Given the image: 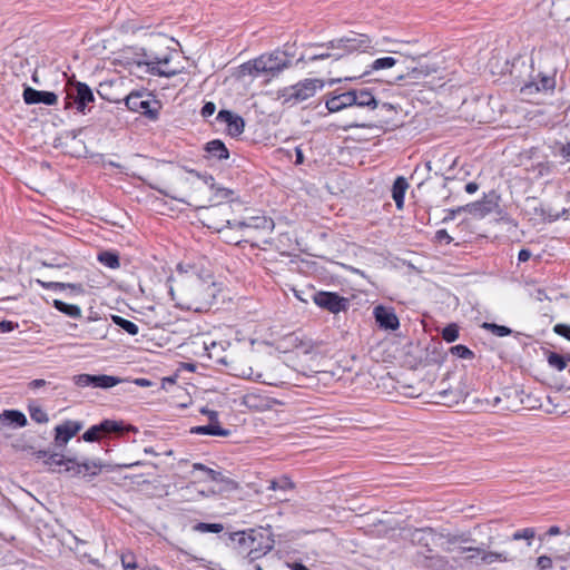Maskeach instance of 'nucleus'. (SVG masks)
<instances>
[{
  "instance_id": "f257e3e1",
  "label": "nucleus",
  "mask_w": 570,
  "mask_h": 570,
  "mask_svg": "<svg viewBox=\"0 0 570 570\" xmlns=\"http://www.w3.org/2000/svg\"><path fill=\"white\" fill-rule=\"evenodd\" d=\"M39 460L52 472H67L70 476H77L85 481H91L95 476L99 475L108 465L100 460H83L78 461L75 458H66L59 453H49L45 450L35 452Z\"/></svg>"
},
{
  "instance_id": "f03ea898",
  "label": "nucleus",
  "mask_w": 570,
  "mask_h": 570,
  "mask_svg": "<svg viewBox=\"0 0 570 570\" xmlns=\"http://www.w3.org/2000/svg\"><path fill=\"white\" fill-rule=\"evenodd\" d=\"M229 539L238 553L246 556L250 560L265 556L275 544L272 530L263 527L232 532Z\"/></svg>"
},
{
  "instance_id": "7ed1b4c3",
  "label": "nucleus",
  "mask_w": 570,
  "mask_h": 570,
  "mask_svg": "<svg viewBox=\"0 0 570 570\" xmlns=\"http://www.w3.org/2000/svg\"><path fill=\"white\" fill-rule=\"evenodd\" d=\"M387 42H390L387 38L374 41L368 35L351 31L344 37L328 41L327 49L337 50L342 59L355 52L389 51L385 47Z\"/></svg>"
},
{
  "instance_id": "20e7f679",
  "label": "nucleus",
  "mask_w": 570,
  "mask_h": 570,
  "mask_svg": "<svg viewBox=\"0 0 570 570\" xmlns=\"http://www.w3.org/2000/svg\"><path fill=\"white\" fill-rule=\"evenodd\" d=\"M291 61L283 51H274L272 53L261 55L242 65V73L253 77L258 76H276L289 66Z\"/></svg>"
},
{
  "instance_id": "39448f33",
  "label": "nucleus",
  "mask_w": 570,
  "mask_h": 570,
  "mask_svg": "<svg viewBox=\"0 0 570 570\" xmlns=\"http://www.w3.org/2000/svg\"><path fill=\"white\" fill-rule=\"evenodd\" d=\"M95 102L91 88L81 81H69L66 89L65 109L76 108L79 114L86 115Z\"/></svg>"
},
{
  "instance_id": "423d86ee",
  "label": "nucleus",
  "mask_w": 570,
  "mask_h": 570,
  "mask_svg": "<svg viewBox=\"0 0 570 570\" xmlns=\"http://www.w3.org/2000/svg\"><path fill=\"white\" fill-rule=\"evenodd\" d=\"M323 88V81L320 79H304L293 86L282 90L281 97L285 104H298L313 97L318 89Z\"/></svg>"
},
{
  "instance_id": "0eeeda50",
  "label": "nucleus",
  "mask_w": 570,
  "mask_h": 570,
  "mask_svg": "<svg viewBox=\"0 0 570 570\" xmlns=\"http://www.w3.org/2000/svg\"><path fill=\"white\" fill-rule=\"evenodd\" d=\"M500 195L495 191H490L484 194L481 200H476L464 206L458 207V212H466L472 215L474 218H484L490 214H500Z\"/></svg>"
},
{
  "instance_id": "6e6552de",
  "label": "nucleus",
  "mask_w": 570,
  "mask_h": 570,
  "mask_svg": "<svg viewBox=\"0 0 570 570\" xmlns=\"http://www.w3.org/2000/svg\"><path fill=\"white\" fill-rule=\"evenodd\" d=\"M126 106L129 110L140 112L150 120L158 118L159 105L158 101L151 100L149 95L144 92H131L126 98Z\"/></svg>"
},
{
  "instance_id": "1a4fd4ad",
  "label": "nucleus",
  "mask_w": 570,
  "mask_h": 570,
  "mask_svg": "<svg viewBox=\"0 0 570 570\" xmlns=\"http://www.w3.org/2000/svg\"><path fill=\"white\" fill-rule=\"evenodd\" d=\"M313 302L318 307L328 311L333 314H338L348 308L350 302L347 298L340 296L334 292L321 291L314 294Z\"/></svg>"
},
{
  "instance_id": "9d476101",
  "label": "nucleus",
  "mask_w": 570,
  "mask_h": 570,
  "mask_svg": "<svg viewBox=\"0 0 570 570\" xmlns=\"http://www.w3.org/2000/svg\"><path fill=\"white\" fill-rule=\"evenodd\" d=\"M193 472H198V478L202 480L216 482L220 491H230L238 487L236 481L225 475L222 471L213 470L202 463L193 464Z\"/></svg>"
},
{
  "instance_id": "9b49d317",
  "label": "nucleus",
  "mask_w": 570,
  "mask_h": 570,
  "mask_svg": "<svg viewBox=\"0 0 570 570\" xmlns=\"http://www.w3.org/2000/svg\"><path fill=\"white\" fill-rule=\"evenodd\" d=\"M72 381L78 387L91 386L95 389L108 390L118 385L121 382V379L107 374H78L72 377Z\"/></svg>"
},
{
  "instance_id": "f8f14e48",
  "label": "nucleus",
  "mask_w": 570,
  "mask_h": 570,
  "mask_svg": "<svg viewBox=\"0 0 570 570\" xmlns=\"http://www.w3.org/2000/svg\"><path fill=\"white\" fill-rule=\"evenodd\" d=\"M125 431V426L121 421L104 420L99 424L90 426L83 434L82 440L86 442H96L101 436L107 434H120Z\"/></svg>"
},
{
  "instance_id": "ddd939ff",
  "label": "nucleus",
  "mask_w": 570,
  "mask_h": 570,
  "mask_svg": "<svg viewBox=\"0 0 570 570\" xmlns=\"http://www.w3.org/2000/svg\"><path fill=\"white\" fill-rule=\"evenodd\" d=\"M146 60L144 62H139V65L144 63L147 66V71L154 76H160L166 78H171L176 76L179 70L170 69L167 66L171 60L170 55H165L163 57H158L156 55H146Z\"/></svg>"
},
{
  "instance_id": "4468645a",
  "label": "nucleus",
  "mask_w": 570,
  "mask_h": 570,
  "mask_svg": "<svg viewBox=\"0 0 570 570\" xmlns=\"http://www.w3.org/2000/svg\"><path fill=\"white\" fill-rule=\"evenodd\" d=\"M216 120L219 124L225 125V129H226L227 134L232 137H237L240 134H243V131H244V128H245L244 119L240 116H238L229 110H225V109L220 110L217 114Z\"/></svg>"
},
{
  "instance_id": "2eb2a0df",
  "label": "nucleus",
  "mask_w": 570,
  "mask_h": 570,
  "mask_svg": "<svg viewBox=\"0 0 570 570\" xmlns=\"http://www.w3.org/2000/svg\"><path fill=\"white\" fill-rule=\"evenodd\" d=\"M355 95L351 90L338 92L333 91L328 94L325 100V107L330 112H338L345 108L354 106Z\"/></svg>"
},
{
  "instance_id": "dca6fc26",
  "label": "nucleus",
  "mask_w": 570,
  "mask_h": 570,
  "mask_svg": "<svg viewBox=\"0 0 570 570\" xmlns=\"http://www.w3.org/2000/svg\"><path fill=\"white\" fill-rule=\"evenodd\" d=\"M79 421L67 420L55 428V442L58 446L66 445L81 429Z\"/></svg>"
},
{
  "instance_id": "f3484780",
  "label": "nucleus",
  "mask_w": 570,
  "mask_h": 570,
  "mask_svg": "<svg viewBox=\"0 0 570 570\" xmlns=\"http://www.w3.org/2000/svg\"><path fill=\"white\" fill-rule=\"evenodd\" d=\"M22 97L27 105L55 106L58 102V96L53 91L37 90L29 86L24 87Z\"/></svg>"
},
{
  "instance_id": "a211bd4d",
  "label": "nucleus",
  "mask_w": 570,
  "mask_h": 570,
  "mask_svg": "<svg viewBox=\"0 0 570 570\" xmlns=\"http://www.w3.org/2000/svg\"><path fill=\"white\" fill-rule=\"evenodd\" d=\"M373 315L381 328L395 331L400 326L399 318L392 307L377 305L374 307Z\"/></svg>"
},
{
  "instance_id": "6ab92c4d",
  "label": "nucleus",
  "mask_w": 570,
  "mask_h": 570,
  "mask_svg": "<svg viewBox=\"0 0 570 570\" xmlns=\"http://www.w3.org/2000/svg\"><path fill=\"white\" fill-rule=\"evenodd\" d=\"M235 226L240 229H255L266 234H272L275 227L274 220L267 216H253L240 222H235Z\"/></svg>"
},
{
  "instance_id": "aec40b11",
  "label": "nucleus",
  "mask_w": 570,
  "mask_h": 570,
  "mask_svg": "<svg viewBox=\"0 0 570 570\" xmlns=\"http://www.w3.org/2000/svg\"><path fill=\"white\" fill-rule=\"evenodd\" d=\"M210 423L207 425H198L190 429L194 434H206L215 436H228L230 431L222 428L217 422V412L208 411Z\"/></svg>"
},
{
  "instance_id": "412c9836",
  "label": "nucleus",
  "mask_w": 570,
  "mask_h": 570,
  "mask_svg": "<svg viewBox=\"0 0 570 570\" xmlns=\"http://www.w3.org/2000/svg\"><path fill=\"white\" fill-rule=\"evenodd\" d=\"M233 371H234V375L235 376H238V377H242V379L252 380V381H255V382L266 383L263 373L256 371L249 364L240 363V362L236 363L233 366Z\"/></svg>"
},
{
  "instance_id": "4be33fe9",
  "label": "nucleus",
  "mask_w": 570,
  "mask_h": 570,
  "mask_svg": "<svg viewBox=\"0 0 570 570\" xmlns=\"http://www.w3.org/2000/svg\"><path fill=\"white\" fill-rule=\"evenodd\" d=\"M396 62H397V60L393 57L377 58L374 61H372L368 66H366V68L362 75H360L358 77L348 78V80L365 78L366 76L371 75L374 71L390 69V68L394 67L396 65Z\"/></svg>"
},
{
  "instance_id": "5701e85b",
  "label": "nucleus",
  "mask_w": 570,
  "mask_h": 570,
  "mask_svg": "<svg viewBox=\"0 0 570 570\" xmlns=\"http://www.w3.org/2000/svg\"><path fill=\"white\" fill-rule=\"evenodd\" d=\"M355 95V102L354 106L362 107V108H368L371 110H374L377 108V100L368 89H360V90H351Z\"/></svg>"
},
{
  "instance_id": "b1692460",
  "label": "nucleus",
  "mask_w": 570,
  "mask_h": 570,
  "mask_svg": "<svg viewBox=\"0 0 570 570\" xmlns=\"http://www.w3.org/2000/svg\"><path fill=\"white\" fill-rule=\"evenodd\" d=\"M206 154L210 158H215L217 160H225L229 157V151L225 144L219 139H214L208 141L204 147Z\"/></svg>"
},
{
  "instance_id": "393cba45",
  "label": "nucleus",
  "mask_w": 570,
  "mask_h": 570,
  "mask_svg": "<svg viewBox=\"0 0 570 570\" xmlns=\"http://www.w3.org/2000/svg\"><path fill=\"white\" fill-rule=\"evenodd\" d=\"M409 188V183L403 176H399L392 186V198L395 202L396 208L402 209L404 206L405 193Z\"/></svg>"
},
{
  "instance_id": "a878e982",
  "label": "nucleus",
  "mask_w": 570,
  "mask_h": 570,
  "mask_svg": "<svg viewBox=\"0 0 570 570\" xmlns=\"http://www.w3.org/2000/svg\"><path fill=\"white\" fill-rule=\"evenodd\" d=\"M2 423H7L13 428H23L27 425V417L18 410H3Z\"/></svg>"
},
{
  "instance_id": "bb28decb",
  "label": "nucleus",
  "mask_w": 570,
  "mask_h": 570,
  "mask_svg": "<svg viewBox=\"0 0 570 570\" xmlns=\"http://www.w3.org/2000/svg\"><path fill=\"white\" fill-rule=\"evenodd\" d=\"M53 307L71 318H80L82 316L81 308L78 305L68 304L60 299H53Z\"/></svg>"
},
{
  "instance_id": "cd10ccee",
  "label": "nucleus",
  "mask_w": 570,
  "mask_h": 570,
  "mask_svg": "<svg viewBox=\"0 0 570 570\" xmlns=\"http://www.w3.org/2000/svg\"><path fill=\"white\" fill-rule=\"evenodd\" d=\"M320 51L311 55L308 57L309 61H317V60H325V59H333L334 61L340 60V53L337 50L327 49V42L322 45L315 46Z\"/></svg>"
},
{
  "instance_id": "c85d7f7f",
  "label": "nucleus",
  "mask_w": 570,
  "mask_h": 570,
  "mask_svg": "<svg viewBox=\"0 0 570 570\" xmlns=\"http://www.w3.org/2000/svg\"><path fill=\"white\" fill-rule=\"evenodd\" d=\"M570 361V355H562L556 352H548L547 353V362L549 366L553 370H557L559 372L563 371L568 362Z\"/></svg>"
},
{
  "instance_id": "c756f323",
  "label": "nucleus",
  "mask_w": 570,
  "mask_h": 570,
  "mask_svg": "<svg viewBox=\"0 0 570 570\" xmlns=\"http://www.w3.org/2000/svg\"><path fill=\"white\" fill-rule=\"evenodd\" d=\"M111 321L114 324L119 326L121 330H124L129 335H137L139 332L138 325L134 322L126 320L119 315H111Z\"/></svg>"
},
{
  "instance_id": "7c9ffc66",
  "label": "nucleus",
  "mask_w": 570,
  "mask_h": 570,
  "mask_svg": "<svg viewBox=\"0 0 570 570\" xmlns=\"http://www.w3.org/2000/svg\"><path fill=\"white\" fill-rule=\"evenodd\" d=\"M431 73L428 66H419L407 71L409 83H417L420 80L426 78Z\"/></svg>"
},
{
  "instance_id": "2f4dec72",
  "label": "nucleus",
  "mask_w": 570,
  "mask_h": 570,
  "mask_svg": "<svg viewBox=\"0 0 570 570\" xmlns=\"http://www.w3.org/2000/svg\"><path fill=\"white\" fill-rule=\"evenodd\" d=\"M98 261L109 267V268H118L120 266L119 256L112 252H101L98 255Z\"/></svg>"
},
{
  "instance_id": "473e14b6",
  "label": "nucleus",
  "mask_w": 570,
  "mask_h": 570,
  "mask_svg": "<svg viewBox=\"0 0 570 570\" xmlns=\"http://www.w3.org/2000/svg\"><path fill=\"white\" fill-rule=\"evenodd\" d=\"M29 414L32 421L37 423H47L49 421L47 412L40 405H29Z\"/></svg>"
},
{
  "instance_id": "72a5a7b5",
  "label": "nucleus",
  "mask_w": 570,
  "mask_h": 570,
  "mask_svg": "<svg viewBox=\"0 0 570 570\" xmlns=\"http://www.w3.org/2000/svg\"><path fill=\"white\" fill-rule=\"evenodd\" d=\"M223 529H224V527L220 523L199 522L193 527V530L196 532H199V533H206V532L219 533L223 531Z\"/></svg>"
},
{
  "instance_id": "f704fd0d",
  "label": "nucleus",
  "mask_w": 570,
  "mask_h": 570,
  "mask_svg": "<svg viewBox=\"0 0 570 570\" xmlns=\"http://www.w3.org/2000/svg\"><path fill=\"white\" fill-rule=\"evenodd\" d=\"M442 338L448 342L452 343L459 338V327L456 324H449L445 326L442 331Z\"/></svg>"
},
{
  "instance_id": "c9c22d12",
  "label": "nucleus",
  "mask_w": 570,
  "mask_h": 570,
  "mask_svg": "<svg viewBox=\"0 0 570 570\" xmlns=\"http://www.w3.org/2000/svg\"><path fill=\"white\" fill-rule=\"evenodd\" d=\"M450 351L452 355L458 356L460 358L471 360L474 357V353L468 346L462 344L452 346Z\"/></svg>"
},
{
  "instance_id": "e433bc0d",
  "label": "nucleus",
  "mask_w": 570,
  "mask_h": 570,
  "mask_svg": "<svg viewBox=\"0 0 570 570\" xmlns=\"http://www.w3.org/2000/svg\"><path fill=\"white\" fill-rule=\"evenodd\" d=\"M293 488H294V483L287 476H281L277 480H273L269 485V489L281 490V491H286L287 489H293Z\"/></svg>"
},
{
  "instance_id": "4c0bfd02",
  "label": "nucleus",
  "mask_w": 570,
  "mask_h": 570,
  "mask_svg": "<svg viewBox=\"0 0 570 570\" xmlns=\"http://www.w3.org/2000/svg\"><path fill=\"white\" fill-rule=\"evenodd\" d=\"M483 327L491 331L492 334H494L499 337L508 336L512 332L509 327L503 326V325H498L494 323H484Z\"/></svg>"
},
{
  "instance_id": "58836bf2",
  "label": "nucleus",
  "mask_w": 570,
  "mask_h": 570,
  "mask_svg": "<svg viewBox=\"0 0 570 570\" xmlns=\"http://www.w3.org/2000/svg\"><path fill=\"white\" fill-rule=\"evenodd\" d=\"M534 537V530L531 529V528H527V529H523V530H520V531H517L514 534H513V540H521V539H527V540H530Z\"/></svg>"
},
{
  "instance_id": "ea45409f",
  "label": "nucleus",
  "mask_w": 570,
  "mask_h": 570,
  "mask_svg": "<svg viewBox=\"0 0 570 570\" xmlns=\"http://www.w3.org/2000/svg\"><path fill=\"white\" fill-rule=\"evenodd\" d=\"M190 173L195 174L199 179H202L212 189L216 188L215 178L212 175L200 174L195 170H190Z\"/></svg>"
},
{
  "instance_id": "a19ab883",
  "label": "nucleus",
  "mask_w": 570,
  "mask_h": 570,
  "mask_svg": "<svg viewBox=\"0 0 570 570\" xmlns=\"http://www.w3.org/2000/svg\"><path fill=\"white\" fill-rule=\"evenodd\" d=\"M505 560H507V558L502 557L501 553L490 552V553H483V556H482V561L485 563H492L494 561H505Z\"/></svg>"
},
{
  "instance_id": "79ce46f5",
  "label": "nucleus",
  "mask_w": 570,
  "mask_h": 570,
  "mask_svg": "<svg viewBox=\"0 0 570 570\" xmlns=\"http://www.w3.org/2000/svg\"><path fill=\"white\" fill-rule=\"evenodd\" d=\"M537 566L540 570H549L552 568V560L550 557L541 556L537 560Z\"/></svg>"
},
{
  "instance_id": "37998d69",
  "label": "nucleus",
  "mask_w": 570,
  "mask_h": 570,
  "mask_svg": "<svg viewBox=\"0 0 570 570\" xmlns=\"http://www.w3.org/2000/svg\"><path fill=\"white\" fill-rule=\"evenodd\" d=\"M213 190H215V196L217 198H222V199H227L234 194V191L232 189H228L225 187H218L217 185H216V188H214Z\"/></svg>"
},
{
  "instance_id": "c03bdc74",
  "label": "nucleus",
  "mask_w": 570,
  "mask_h": 570,
  "mask_svg": "<svg viewBox=\"0 0 570 570\" xmlns=\"http://www.w3.org/2000/svg\"><path fill=\"white\" fill-rule=\"evenodd\" d=\"M554 332L570 341V325L558 324L554 326Z\"/></svg>"
},
{
  "instance_id": "a18cd8bd",
  "label": "nucleus",
  "mask_w": 570,
  "mask_h": 570,
  "mask_svg": "<svg viewBox=\"0 0 570 570\" xmlns=\"http://www.w3.org/2000/svg\"><path fill=\"white\" fill-rule=\"evenodd\" d=\"M435 239L439 240L440 243L445 244H450L453 240V238L449 235V233L445 229H439L435 233Z\"/></svg>"
},
{
  "instance_id": "49530a36",
  "label": "nucleus",
  "mask_w": 570,
  "mask_h": 570,
  "mask_svg": "<svg viewBox=\"0 0 570 570\" xmlns=\"http://www.w3.org/2000/svg\"><path fill=\"white\" fill-rule=\"evenodd\" d=\"M215 110H216V106H215V104H214V102L208 101V102H206V104L203 106L200 114H202V116H203L204 118H207V117H210L212 115H214Z\"/></svg>"
},
{
  "instance_id": "de8ad7c7",
  "label": "nucleus",
  "mask_w": 570,
  "mask_h": 570,
  "mask_svg": "<svg viewBox=\"0 0 570 570\" xmlns=\"http://www.w3.org/2000/svg\"><path fill=\"white\" fill-rule=\"evenodd\" d=\"M554 86V80L550 77H543L541 79V86H537V90H548V89H551L553 88Z\"/></svg>"
},
{
  "instance_id": "09e8293b",
  "label": "nucleus",
  "mask_w": 570,
  "mask_h": 570,
  "mask_svg": "<svg viewBox=\"0 0 570 570\" xmlns=\"http://www.w3.org/2000/svg\"><path fill=\"white\" fill-rule=\"evenodd\" d=\"M501 402L499 396H495L492 401L485 400V404L481 407L483 411L495 407Z\"/></svg>"
},
{
  "instance_id": "8fccbe9b",
  "label": "nucleus",
  "mask_w": 570,
  "mask_h": 570,
  "mask_svg": "<svg viewBox=\"0 0 570 570\" xmlns=\"http://www.w3.org/2000/svg\"><path fill=\"white\" fill-rule=\"evenodd\" d=\"M17 326H18V324L13 323L12 321H4V320H2V333L11 332Z\"/></svg>"
},
{
  "instance_id": "3c124183",
  "label": "nucleus",
  "mask_w": 570,
  "mask_h": 570,
  "mask_svg": "<svg viewBox=\"0 0 570 570\" xmlns=\"http://www.w3.org/2000/svg\"><path fill=\"white\" fill-rule=\"evenodd\" d=\"M531 257V252L527 248H522L518 254V261L519 262H527Z\"/></svg>"
},
{
  "instance_id": "603ef678",
  "label": "nucleus",
  "mask_w": 570,
  "mask_h": 570,
  "mask_svg": "<svg viewBox=\"0 0 570 570\" xmlns=\"http://www.w3.org/2000/svg\"><path fill=\"white\" fill-rule=\"evenodd\" d=\"M67 287H69V288H75V287H76V285H75V284H70V283H60V282H55V283H53V288H52V291H62V289H65V288H67Z\"/></svg>"
},
{
  "instance_id": "864d4df0",
  "label": "nucleus",
  "mask_w": 570,
  "mask_h": 570,
  "mask_svg": "<svg viewBox=\"0 0 570 570\" xmlns=\"http://www.w3.org/2000/svg\"><path fill=\"white\" fill-rule=\"evenodd\" d=\"M46 381L42 380V379H36V380H32L30 383H29V387L32 389V390H37L39 387H42L46 385Z\"/></svg>"
},
{
  "instance_id": "5fc2aeb1",
  "label": "nucleus",
  "mask_w": 570,
  "mask_h": 570,
  "mask_svg": "<svg viewBox=\"0 0 570 570\" xmlns=\"http://www.w3.org/2000/svg\"><path fill=\"white\" fill-rule=\"evenodd\" d=\"M430 535H431V532H429V531L415 530L413 540H415L417 538V540L421 541L424 538L430 537Z\"/></svg>"
},
{
  "instance_id": "6e6d98bb",
  "label": "nucleus",
  "mask_w": 570,
  "mask_h": 570,
  "mask_svg": "<svg viewBox=\"0 0 570 570\" xmlns=\"http://www.w3.org/2000/svg\"><path fill=\"white\" fill-rule=\"evenodd\" d=\"M468 194H474L479 189V185L474 181H470L464 187Z\"/></svg>"
},
{
  "instance_id": "4d7b16f0",
  "label": "nucleus",
  "mask_w": 570,
  "mask_h": 570,
  "mask_svg": "<svg viewBox=\"0 0 570 570\" xmlns=\"http://www.w3.org/2000/svg\"><path fill=\"white\" fill-rule=\"evenodd\" d=\"M560 154L563 158L570 160V142L562 146Z\"/></svg>"
},
{
  "instance_id": "13d9d810",
  "label": "nucleus",
  "mask_w": 570,
  "mask_h": 570,
  "mask_svg": "<svg viewBox=\"0 0 570 570\" xmlns=\"http://www.w3.org/2000/svg\"><path fill=\"white\" fill-rule=\"evenodd\" d=\"M135 383H136V385L141 386V387H147V386L151 385V382L144 377L136 379Z\"/></svg>"
},
{
  "instance_id": "bf43d9fd",
  "label": "nucleus",
  "mask_w": 570,
  "mask_h": 570,
  "mask_svg": "<svg viewBox=\"0 0 570 570\" xmlns=\"http://www.w3.org/2000/svg\"><path fill=\"white\" fill-rule=\"evenodd\" d=\"M295 154H296L295 164H296V165H301V164H303V161H304V155H303L302 149L297 147V148L295 149Z\"/></svg>"
},
{
  "instance_id": "052dcab7",
  "label": "nucleus",
  "mask_w": 570,
  "mask_h": 570,
  "mask_svg": "<svg viewBox=\"0 0 570 570\" xmlns=\"http://www.w3.org/2000/svg\"><path fill=\"white\" fill-rule=\"evenodd\" d=\"M37 283H38L42 288L52 291V288H53V283H55V282H43V281L37 279Z\"/></svg>"
},
{
  "instance_id": "680f3d73",
  "label": "nucleus",
  "mask_w": 570,
  "mask_h": 570,
  "mask_svg": "<svg viewBox=\"0 0 570 570\" xmlns=\"http://www.w3.org/2000/svg\"><path fill=\"white\" fill-rule=\"evenodd\" d=\"M462 552H472L473 554L471 556V558H473L474 556L480 554L481 550L479 548L469 547V548H463Z\"/></svg>"
},
{
  "instance_id": "e2e57ef3",
  "label": "nucleus",
  "mask_w": 570,
  "mask_h": 570,
  "mask_svg": "<svg viewBox=\"0 0 570 570\" xmlns=\"http://www.w3.org/2000/svg\"><path fill=\"white\" fill-rule=\"evenodd\" d=\"M460 212H458V208L456 209H450L449 210V214L448 216L444 217V222H448V220H451L455 217L456 214H459Z\"/></svg>"
},
{
  "instance_id": "0e129e2a",
  "label": "nucleus",
  "mask_w": 570,
  "mask_h": 570,
  "mask_svg": "<svg viewBox=\"0 0 570 570\" xmlns=\"http://www.w3.org/2000/svg\"><path fill=\"white\" fill-rule=\"evenodd\" d=\"M292 570H308L304 564L302 563H293L289 566Z\"/></svg>"
},
{
  "instance_id": "69168bd1",
  "label": "nucleus",
  "mask_w": 570,
  "mask_h": 570,
  "mask_svg": "<svg viewBox=\"0 0 570 570\" xmlns=\"http://www.w3.org/2000/svg\"><path fill=\"white\" fill-rule=\"evenodd\" d=\"M560 533V528L557 527V525H553L551 527L549 530H548V534L549 535H557Z\"/></svg>"
},
{
  "instance_id": "338daca9",
  "label": "nucleus",
  "mask_w": 570,
  "mask_h": 570,
  "mask_svg": "<svg viewBox=\"0 0 570 570\" xmlns=\"http://www.w3.org/2000/svg\"><path fill=\"white\" fill-rule=\"evenodd\" d=\"M177 272L183 274V273H188L189 272V266H185L184 264H178L177 265Z\"/></svg>"
},
{
  "instance_id": "774afa93",
  "label": "nucleus",
  "mask_w": 570,
  "mask_h": 570,
  "mask_svg": "<svg viewBox=\"0 0 570 570\" xmlns=\"http://www.w3.org/2000/svg\"><path fill=\"white\" fill-rule=\"evenodd\" d=\"M202 561V564L207 567L208 569H212L214 570L215 569V566H217L216 563H214L213 561H206L204 559L200 560Z\"/></svg>"
}]
</instances>
